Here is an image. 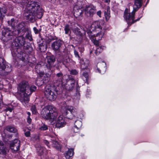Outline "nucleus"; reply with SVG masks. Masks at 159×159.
Instances as JSON below:
<instances>
[{
  "mask_svg": "<svg viewBox=\"0 0 159 159\" xmlns=\"http://www.w3.org/2000/svg\"><path fill=\"white\" fill-rule=\"evenodd\" d=\"M102 24V22L99 21H95L93 22L91 25V28L92 30H96L99 31V30H100L99 32H100V31L103 30L101 26Z\"/></svg>",
  "mask_w": 159,
  "mask_h": 159,
  "instance_id": "obj_14",
  "label": "nucleus"
},
{
  "mask_svg": "<svg viewBox=\"0 0 159 159\" xmlns=\"http://www.w3.org/2000/svg\"><path fill=\"white\" fill-rule=\"evenodd\" d=\"M41 114L43 118L52 122L55 121L58 116L56 108L50 106L44 107L41 111Z\"/></svg>",
  "mask_w": 159,
  "mask_h": 159,
  "instance_id": "obj_4",
  "label": "nucleus"
},
{
  "mask_svg": "<svg viewBox=\"0 0 159 159\" xmlns=\"http://www.w3.org/2000/svg\"><path fill=\"white\" fill-rule=\"evenodd\" d=\"M70 114L71 115L70 116H67V117H69V118L72 119L73 117H75L77 114V109L75 108L73 110H72V111H71Z\"/></svg>",
  "mask_w": 159,
  "mask_h": 159,
  "instance_id": "obj_31",
  "label": "nucleus"
},
{
  "mask_svg": "<svg viewBox=\"0 0 159 159\" xmlns=\"http://www.w3.org/2000/svg\"><path fill=\"white\" fill-rule=\"evenodd\" d=\"M33 30L34 33L35 34H38L40 32V30H38L37 29V28L35 27H34L33 28Z\"/></svg>",
  "mask_w": 159,
  "mask_h": 159,
  "instance_id": "obj_42",
  "label": "nucleus"
},
{
  "mask_svg": "<svg viewBox=\"0 0 159 159\" xmlns=\"http://www.w3.org/2000/svg\"><path fill=\"white\" fill-rule=\"evenodd\" d=\"M14 19H12L11 20V21H12V22H13V21H14Z\"/></svg>",
  "mask_w": 159,
  "mask_h": 159,
  "instance_id": "obj_53",
  "label": "nucleus"
},
{
  "mask_svg": "<svg viewBox=\"0 0 159 159\" xmlns=\"http://www.w3.org/2000/svg\"><path fill=\"white\" fill-rule=\"evenodd\" d=\"M25 24L24 22H22L18 25V30L16 31L17 34L21 33V34L23 35L24 34V32L27 31L28 29L25 28Z\"/></svg>",
  "mask_w": 159,
  "mask_h": 159,
  "instance_id": "obj_18",
  "label": "nucleus"
},
{
  "mask_svg": "<svg viewBox=\"0 0 159 159\" xmlns=\"http://www.w3.org/2000/svg\"><path fill=\"white\" fill-rule=\"evenodd\" d=\"M44 142L47 146H48L49 143V142L47 140H45L44 141Z\"/></svg>",
  "mask_w": 159,
  "mask_h": 159,
  "instance_id": "obj_48",
  "label": "nucleus"
},
{
  "mask_svg": "<svg viewBox=\"0 0 159 159\" xmlns=\"http://www.w3.org/2000/svg\"><path fill=\"white\" fill-rule=\"evenodd\" d=\"M75 131H77V129H75Z\"/></svg>",
  "mask_w": 159,
  "mask_h": 159,
  "instance_id": "obj_56",
  "label": "nucleus"
},
{
  "mask_svg": "<svg viewBox=\"0 0 159 159\" xmlns=\"http://www.w3.org/2000/svg\"><path fill=\"white\" fill-rule=\"evenodd\" d=\"M33 140L36 141H38L39 140V137L37 135H34L32 138Z\"/></svg>",
  "mask_w": 159,
  "mask_h": 159,
  "instance_id": "obj_40",
  "label": "nucleus"
},
{
  "mask_svg": "<svg viewBox=\"0 0 159 159\" xmlns=\"http://www.w3.org/2000/svg\"><path fill=\"white\" fill-rule=\"evenodd\" d=\"M105 48L106 47L104 46H98L97 47L96 50L95 52L96 55H98L102 51L103 49H105Z\"/></svg>",
  "mask_w": 159,
  "mask_h": 159,
  "instance_id": "obj_28",
  "label": "nucleus"
},
{
  "mask_svg": "<svg viewBox=\"0 0 159 159\" xmlns=\"http://www.w3.org/2000/svg\"><path fill=\"white\" fill-rule=\"evenodd\" d=\"M105 30H102L100 32H98L96 34V36L95 34H92V32L90 33V35L92 37H93V42L94 44L97 47L99 46V40L101 39L102 38L104 35L105 33Z\"/></svg>",
  "mask_w": 159,
  "mask_h": 159,
  "instance_id": "obj_8",
  "label": "nucleus"
},
{
  "mask_svg": "<svg viewBox=\"0 0 159 159\" xmlns=\"http://www.w3.org/2000/svg\"><path fill=\"white\" fill-rule=\"evenodd\" d=\"M104 14L106 20L107 21L110 17V14L108 13V11H107V12L106 11L105 12Z\"/></svg>",
  "mask_w": 159,
  "mask_h": 159,
  "instance_id": "obj_35",
  "label": "nucleus"
},
{
  "mask_svg": "<svg viewBox=\"0 0 159 159\" xmlns=\"http://www.w3.org/2000/svg\"><path fill=\"white\" fill-rule=\"evenodd\" d=\"M139 2L137 0H135V3L133 6V10L130 13L129 10L126 8L124 12V17L128 25H130L132 24L139 20L140 18L134 20V15L135 12L142 5L139 4Z\"/></svg>",
  "mask_w": 159,
  "mask_h": 159,
  "instance_id": "obj_3",
  "label": "nucleus"
},
{
  "mask_svg": "<svg viewBox=\"0 0 159 159\" xmlns=\"http://www.w3.org/2000/svg\"><path fill=\"white\" fill-rule=\"evenodd\" d=\"M80 42H82V43L83 42L82 40H80Z\"/></svg>",
  "mask_w": 159,
  "mask_h": 159,
  "instance_id": "obj_54",
  "label": "nucleus"
},
{
  "mask_svg": "<svg viewBox=\"0 0 159 159\" xmlns=\"http://www.w3.org/2000/svg\"><path fill=\"white\" fill-rule=\"evenodd\" d=\"M73 150L72 149H70L65 153V156L67 159H69L73 156Z\"/></svg>",
  "mask_w": 159,
  "mask_h": 159,
  "instance_id": "obj_24",
  "label": "nucleus"
},
{
  "mask_svg": "<svg viewBox=\"0 0 159 159\" xmlns=\"http://www.w3.org/2000/svg\"><path fill=\"white\" fill-rule=\"evenodd\" d=\"M70 73L73 75H76L78 74V72L76 70H73L70 71Z\"/></svg>",
  "mask_w": 159,
  "mask_h": 159,
  "instance_id": "obj_43",
  "label": "nucleus"
},
{
  "mask_svg": "<svg viewBox=\"0 0 159 159\" xmlns=\"http://www.w3.org/2000/svg\"><path fill=\"white\" fill-rule=\"evenodd\" d=\"M72 30L76 34H80V31L79 30V29L78 28H72Z\"/></svg>",
  "mask_w": 159,
  "mask_h": 159,
  "instance_id": "obj_38",
  "label": "nucleus"
},
{
  "mask_svg": "<svg viewBox=\"0 0 159 159\" xmlns=\"http://www.w3.org/2000/svg\"><path fill=\"white\" fill-rule=\"evenodd\" d=\"M97 14L100 17H101V12L100 11H99L97 12Z\"/></svg>",
  "mask_w": 159,
  "mask_h": 159,
  "instance_id": "obj_47",
  "label": "nucleus"
},
{
  "mask_svg": "<svg viewBox=\"0 0 159 159\" xmlns=\"http://www.w3.org/2000/svg\"><path fill=\"white\" fill-rule=\"evenodd\" d=\"M27 115H28V116H30V115H31V113L30 112H27Z\"/></svg>",
  "mask_w": 159,
  "mask_h": 159,
  "instance_id": "obj_50",
  "label": "nucleus"
},
{
  "mask_svg": "<svg viewBox=\"0 0 159 159\" xmlns=\"http://www.w3.org/2000/svg\"><path fill=\"white\" fill-rule=\"evenodd\" d=\"M48 129V127L47 125L43 124L40 128L39 129L41 130H45Z\"/></svg>",
  "mask_w": 159,
  "mask_h": 159,
  "instance_id": "obj_39",
  "label": "nucleus"
},
{
  "mask_svg": "<svg viewBox=\"0 0 159 159\" xmlns=\"http://www.w3.org/2000/svg\"><path fill=\"white\" fill-rule=\"evenodd\" d=\"M65 125L66 122L64 121L63 116L61 115L59 116L56 121V127L58 128H60L64 127Z\"/></svg>",
  "mask_w": 159,
  "mask_h": 159,
  "instance_id": "obj_13",
  "label": "nucleus"
},
{
  "mask_svg": "<svg viewBox=\"0 0 159 159\" xmlns=\"http://www.w3.org/2000/svg\"><path fill=\"white\" fill-rule=\"evenodd\" d=\"M83 10L85 15L88 17H92L96 12L95 8L92 5L86 6Z\"/></svg>",
  "mask_w": 159,
  "mask_h": 159,
  "instance_id": "obj_9",
  "label": "nucleus"
},
{
  "mask_svg": "<svg viewBox=\"0 0 159 159\" xmlns=\"http://www.w3.org/2000/svg\"><path fill=\"white\" fill-rule=\"evenodd\" d=\"M75 83V81L74 80H70L67 81L65 87L67 90H71L74 88Z\"/></svg>",
  "mask_w": 159,
  "mask_h": 159,
  "instance_id": "obj_17",
  "label": "nucleus"
},
{
  "mask_svg": "<svg viewBox=\"0 0 159 159\" xmlns=\"http://www.w3.org/2000/svg\"><path fill=\"white\" fill-rule=\"evenodd\" d=\"M12 109L11 108L9 107L5 109V111H9L10 112H11L12 111Z\"/></svg>",
  "mask_w": 159,
  "mask_h": 159,
  "instance_id": "obj_46",
  "label": "nucleus"
},
{
  "mask_svg": "<svg viewBox=\"0 0 159 159\" xmlns=\"http://www.w3.org/2000/svg\"><path fill=\"white\" fill-rule=\"evenodd\" d=\"M82 78L83 79H85L86 82L88 83L89 78L88 73L87 72H85V71H83L82 74Z\"/></svg>",
  "mask_w": 159,
  "mask_h": 159,
  "instance_id": "obj_32",
  "label": "nucleus"
},
{
  "mask_svg": "<svg viewBox=\"0 0 159 159\" xmlns=\"http://www.w3.org/2000/svg\"><path fill=\"white\" fill-rule=\"evenodd\" d=\"M75 126L73 128V131L74 132L77 133L78 132L79 129L82 125V122L80 120H77L75 121Z\"/></svg>",
  "mask_w": 159,
  "mask_h": 159,
  "instance_id": "obj_22",
  "label": "nucleus"
},
{
  "mask_svg": "<svg viewBox=\"0 0 159 159\" xmlns=\"http://www.w3.org/2000/svg\"><path fill=\"white\" fill-rule=\"evenodd\" d=\"M27 122L29 124L31 122L32 120L31 119L30 117V116L27 117Z\"/></svg>",
  "mask_w": 159,
  "mask_h": 159,
  "instance_id": "obj_45",
  "label": "nucleus"
},
{
  "mask_svg": "<svg viewBox=\"0 0 159 159\" xmlns=\"http://www.w3.org/2000/svg\"><path fill=\"white\" fill-rule=\"evenodd\" d=\"M31 110L32 111L33 114H36L37 111L36 109V108L35 106L34 105H33L32 106L31 108Z\"/></svg>",
  "mask_w": 159,
  "mask_h": 159,
  "instance_id": "obj_36",
  "label": "nucleus"
},
{
  "mask_svg": "<svg viewBox=\"0 0 159 159\" xmlns=\"http://www.w3.org/2000/svg\"><path fill=\"white\" fill-rule=\"evenodd\" d=\"M63 74L61 72L57 73L55 76L56 81L58 82L59 84H60L62 81L63 79Z\"/></svg>",
  "mask_w": 159,
  "mask_h": 159,
  "instance_id": "obj_23",
  "label": "nucleus"
},
{
  "mask_svg": "<svg viewBox=\"0 0 159 159\" xmlns=\"http://www.w3.org/2000/svg\"><path fill=\"white\" fill-rule=\"evenodd\" d=\"M72 29L69 25L68 24L66 25L65 26L64 29L65 34H69V36H70V34L71 33L70 29Z\"/></svg>",
  "mask_w": 159,
  "mask_h": 159,
  "instance_id": "obj_29",
  "label": "nucleus"
},
{
  "mask_svg": "<svg viewBox=\"0 0 159 159\" xmlns=\"http://www.w3.org/2000/svg\"><path fill=\"white\" fill-rule=\"evenodd\" d=\"M44 94L47 99L53 101L57 98V92L55 90L53 87L47 85L45 87Z\"/></svg>",
  "mask_w": 159,
  "mask_h": 159,
  "instance_id": "obj_5",
  "label": "nucleus"
},
{
  "mask_svg": "<svg viewBox=\"0 0 159 159\" xmlns=\"http://www.w3.org/2000/svg\"><path fill=\"white\" fill-rule=\"evenodd\" d=\"M134 0V3H135V0ZM137 1L139 2V4H141L142 5V0H137Z\"/></svg>",
  "mask_w": 159,
  "mask_h": 159,
  "instance_id": "obj_49",
  "label": "nucleus"
},
{
  "mask_svg": "<svg viewBox=\"0 0 159 159\" xmlns=\"http://www.w3.org/2000/svg\"><path fill=\"white\" fill-rule=\"evenodd\" d=\"M38 46V48L41 52H44L46 49V46L45 45V42L42 39L39 42Z\"/></svg>",
  "mask_w": 159,
  "mask_h": 159,
  "instance_id": "obj_21",
  "label": "nucleus"
},
{
  "mask_svg": "<svg viewBox=\"0 0 159 159\" xmlns=\"http://www.w3.org/2000/svg\"><path fill=\"white\" fill-rule=\"evenodd\" d=\"M25 134L27 137H29L30 135V132L29 131H27L25 133Z\"/></svg>",
  "mask_w": 159,
  "mask_h": 159,
  "instance_id": "obj_44",
  "label": "nucleus"
},
{
  "mask_svg": "<svg viewBox=\"0 0 159 159\" xmlns=\"http://www.w3.org/2000/svg\"><path fill=\"white\" fill-rule=\"evenodd\" d=\"M25 39L22 36H20L16 37L13 43V45L17 48V49L23 47V48H25L24 45L25 44Z\"/></svg>",
  "mask_w": 159,
  "mask_h": 159,
  "instance_id": "obj_7",
  "label": "nucleus"
},
{
  "mask_svg": "<svg viewBox=\"0 0 159 159\" xmlns=\"http://www.w3.org/2000/svg\"><path fill=\"white\" fill-rule=\"evenodd\" d=\"M73 14L76 18H80L82 16L83 14V9L81 8H78V6H75L74 7Z\"/></svg>",
  "mask_w": 159,
  "mask_h": 159,
  "instance_id": "obj_15",
  "label": "nucleus"
},
{
  "mask_svg": "<svg viewBox=\"0 0 159 159\" xmlns=\"http://www.w3.org/2000/svg\"><path fill=\"white\" fill-rule=\"evenodd\" d=\"M10 21H8V23L9 25L10 24Z\"/></svg>",
  "mask_w": 159,
  "mask_h": 159,
  "instance_id": "obj_55",
  "label": "nucleus"
},
{
  "mask_svg": "<svg viewBox=\"0 0 159 159\" xmlns=\"http://www.w3.org/2000/svg\"><path fill=\"white\" fill-rule=\"evenodd\" d=\"M46 60L47 61L48 64L47 65V67L49 69H50L52 67L54 62L55 61V58L53 56H49L47 57Z\"/></svg>",
  "mask_w": 159,
  "mask_h": 159,
  "instance_id": "obj_16",
  "label": "nucleus"
},
{
  "mask_svg": "<svg viewBox=\"0 0 159 159\" xmlns=\"http://www.w3.org/2000/svg\"><path fill=\"white\" fill-rule=\"evenodd\" d=\"M26 33V38L28 39L30 41H31L33 40L32 35L29 32L28 30L24 32V33Z\"/></svg>",
  "mask_w": 159,
  "mask_h": 159,
  "instance_id": "obj_33",
  "label": "nucleus"
},
{
  "mask_svg": "<svg viewBox=\"0 0 159 159\" xmlns=\"http://www.w3.org/2000/svg\"><path fill=\"white\" fill-rule=\"evenodd\" d=\"M12 70L11 65H6V62L2 58H0V75L6 76Z\"/></svg>",
  "mask_w": 159,
  "mask_h": 159,
  "instance_id": "obj_6",
  "label": "nucleus"
},
{
  "mask_svg": "<svg viewBox=\"0 0 159 159\" xmlns=\"http://www.w3.org/2000/svg\"><path fill=\"white\" fill-rule=\"evenodd\" d=\"M7 131H9L10 132L15 133L17 132V130L13 126L10 125L7 126L5 127L4 131L2 134V137L6 138L8 136V135L6 133Z\"/></svg>",
  "mask_w": 159,
  "mask_h": 159,
  "instance_id": "obj_12",
  "label": "nucleus"
},
{
  "mask_svg": "<svg viewBox=\"0 0 159 159\" xmlns=\"http://www.w3.org/2000/svg\"><path fill=\"white\" fill-rule=\"evenodd\" d=\"M51 142L52 143V145L53 147L55 148L58 150H61V147L57 141L53 140Z\"/></svg>",
  "mask_w": 159,
  "mask_h": 159,
  "instance_id": "obj_27",
  "label": "nucleus"
},
{
  "mask_svg": "<svg viewBox=\"0 0 159 159\" xmlns=\"http://www.w3.org/2000/svg\"><path fill=\"white\" fill-rule=\"evenodd\" d=\"M110 1V0H106V2H109Z\"/></svg>",
  "mask_w": 159,
  "mask_h": 159,
  "instance_id": "obj_51",
  "label": "nucleus"
},
{
  "mask_svg": "<svg viewBox=\"0 0 159 159\" xmlns=\"http://www.w3.org/2000/svg\"><path fill=\"white\" fill-rule=\"evenodd\" d=\"M26 8L24 14L25 18L31 22H34L36 17L40 19L42 16V11L40 6L34 1H28L26 2Z\"/></svg>",
  "mask_w": 159,
  "mask_h": 159,
  "instance_id": "obj_1",
  "label": "nucleus"
},
{
  "mask_svg": "<svg viewBox=\"0 0 159 159\" xmlns=\"http://www.w3.org/2000/svg\"><path fill=\"white\" fill-rule=\"evenodd\" d=\"M75 108L71 106H67L66 108V110H68L70 112V113L71 112V111L73 110Z\"/></svg>",
  "mask_w": 159,
  "mask_h": 159,
  "instance_id": "obj_37",
  "label": "nucleus"
},
{
  "mask_svg": "<svg viewBox=\"0 0 159 159\" xmlns=\"http://www.w3.org/2000/svg\"><path fill=\"white\" fill-rule=\"evenodd\" d=\"M65 114L66 115H68V113H67V112H66L65 113Z\"/></svg>",
  "mask_w": 159,
  "mask_h": 159,
  "instance_id": "obj_52",
  "label": "nucleus"
},
{
  "mask_svg": "<svg viewBox=\"0 0 159 159\" xmlns=\"http://www.w3.org/2000/svg\"><path fill=\"white\" fill-rule=\"evenodd\" d=\"M36 89L34 86L30 87L26 81H22L19 84L18 90L20 92L19 99L25 106L29 101V96Z\"/></svg>",
  "mask_w": 159,
  "mask_h": 159,
  "instance_id": "obj_2",
  "label": "nucleus"
},
{
  "mask_svg": "<svg viewBox=\"0 0 159 159\" xmlns=\"http://www.w3.org/2000/svg\"><path fill=\"white\" fill-rule=\"evenodd\" d=\"M13 37V36L12 35H11L9 33L7 32L5 34L2 39L4 41L7 42L11 39Z\"/></svg>",
  "mask_w": 159,
  "mask_h": 159,
  "instance_id": "obj_26",
  "label": "nucleus"
},
{
  "mask_svg": "<svg viewBox=\"0 0 159 159\" xmlns=\"http://www.w3.org/2000/svg\"><path fill=\"white\" fill-rule=\"evenodd\" d=\"M74 53L75 57H77L79 59L80 58V57L78 54V52L75 49L74 50Z\"/></svg>",
  "mask_w": 159,
  "mask_h": 159,
  "instance_id": "obj_41",
  "label": "nucleus"
},
{
  "mask_svg": "<svg viewBox=\"0 0 159 159\" xmlns=\"http://www.w3.org/2000/svg\"><path fill=\"white\" fill-rule=\"evenodd\" d=\"M37 151L39 153V154L40 155L43 154L44 152V151L45 149V148L43 147L38 145V147H36Z\"/></svg>",
  "mask_w": 159,
  "mask_h": 159,
  "instance_id": "obj_30",
  "label": "nucleus"
},
{
  "mask_svg": "<svg viewBox=\"0 0 159 159\" xmlns=\"http://www.w3.org/2000/svg\"><path fill=\"white\" fill-rule=\"evenodd\" d=\"M20 145V141L15 139L10 144V148L12 152H15L19 150Z\"/></svg>",
  "mask_w": 159,
  "mask_h": 159,
  "instance_id": "obj_10",
  "label": "nucleus"
},
{
  "mask_svg": "<svg viewBox=\"0 0 159 159\" xmlns=\"http://www.w3.org/2000/svg\"><path fill=\"white\" fill-rule=\"evenodd\" d=\"M80 68L81 69L84 70L87 69L89 66V61L87 59H81L80 61Z\"/></svg>",
  "mask_w": 159,
  "mask_h": 159,
  "instance_id": "obj_19",
  "label": "nucleus"
},
{
  "mask_svg": "<svg viewBox=\"0 0 159 159\" xmlns=\"http://www.w3.org/2000/svg\"><path fill=\"white\" fill-rule=\"evenodd\" d=\"M63 42L60 40L56 41L52 44L51 47L52 49L55 52H60Z\"/></svg>",
  "mask_w": 159,
  "mask_h": 159,
  "instance_id": "obj_11",
  "label": "nucleus"
},
{
  "mask_svg": "<svg viewBox=\"0 0 159 159\" xmlns=\"http://www.w3.org/2000/svg\"><path fill=\"white\" fill-rule=\"evenodd\" d=\"M7 10L5 7L0 8V18L2 16H4V14L6 13Z\"/></svg>",
  "mask_w": 159,
  "mask_h": 159,
  "instance_id": "obj_34",
  "label": "nucleus"
},
{
  "mask_svg": "<svg viewBox=\"0 0 159 159\" xmlns=\"http://www.w3.org/2000/svg\"><path fill=\"white\" fill-rule=\"evenodd\" d=\"M6 153V148L0 140V154L5 155Z\"/></svg>",
  "mask_w": 159,
  "mask_h": 159,
  "instance_id": "obj_25",
  "label": "nucleus"
},
{
  "mask_svg": "<svg viewBox=\"0 0 159 159\" xmlns=\"http://www.w3.org/2000/svg\"><path fill=\"white\" fill-rule=\"evenodd\" d=\"M97 67L98 72L101 73V71H102L103 73L106 70V63L104 62H99L98 63Z\"/></svg>",
  "mask_w": 159,
  "mask_h": 159,
  "instance_id": "obj_20",
  "label": "nucleus"
}]
</instances>
